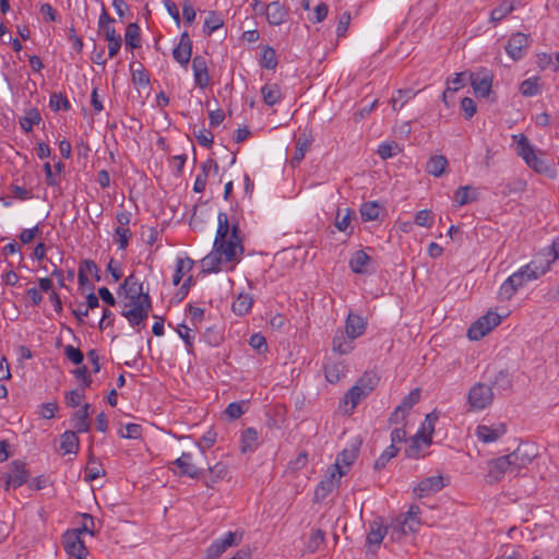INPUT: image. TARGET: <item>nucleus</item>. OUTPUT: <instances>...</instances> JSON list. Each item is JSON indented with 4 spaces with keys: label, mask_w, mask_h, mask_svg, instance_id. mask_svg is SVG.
Listing matches in <instances>:
<instances>
[{
    "label": "nucleus",
    "mask_w": 559,
    "mask_h": 559,
    "mask_svg": "<svg viewBox=\"0 0 559 559\" xmlns=\"http://www.w3.org/2000/svg\"><path fill=\"white\" fill-rule=\"evenodd\" d=\"M124 290L126 296L130 299L126 307L130 306V309L121 311V316L124 317L132 326L140 325L143 323L150 311L152 310V299L148 292L143 290V284L139 283L134 274H130L123 281L119 287V292Z\"/></svg>",
    "instance_id": "1"
},
{
    "label": "nucleus",
    "mask_w": 559,
    "mask_h": 559,
    "mask_svg": "<svg viewBox=\"0 0 559 559\" xmlns=\"http://www.w3.org/2000/svg\"><path fill=\"white\" fill-rule=\"evenodd\" d=\"M545 270L538 271L537 265L531 262L522 266L518 272L510 275L500 286L499 299L509 300L516 293V290L524 286L530 281L537 280L540 274H544Z\"/></svg>",
    "instance_id": "2"
},
{
    "label": "nucleus",
    "mask_w": 559,
    "mask_h": 559,
    "mask_svg": "<svg viewBox=\"0 0 559 559\" xmlns=\"http://www.w3.org/2000/svg\"><path fill=\"white\" fill-rule=\"evenodd\" d=\"M239 246L237 242H229L227 246L219 247L213 243V250L201 260L203 273H216L221 270V264L225 262L239 261Z\"/></svg>",
    "instance_id": "3"
},
{
    "label": "nucleus",
    "mask_w": 559,
    "mask_h": 559,
    "mask_svg": "<svg viewBox=\"0 0 559 559\" xmlns=\"http://www.w3.org/2000/svg\"><path fill=\"white\" fill-rule=\"evenodd\" d=\"M513 139L516 141V153L521 156L526 165L539 174H547L549 166L547 163L536 154L530 140L524 134H515Z\"/></svg>",
    "instance_id": "4"
},
{
    "label": "nucleus",
    "mask_w": 559,
    "mask_h": 559,
    "mask_svg": "<svg viewBox=\"0 0 559 559\" xmlns=\"http://www.w3.org/2000/svg\"><path fill=\"white\" fill-rule=\"evenodd\" d=\"M218 225L216 230V236L214 239V243L218 245L219 247L227 246L229 242H237L239 246V253H243V246L242 240L239 236L240 229L238 224H234L231 226V231L229 234V222L228 216L224 212H219L217 216Z\"/></svg>",
    "instance_id": "5"
},
{
    "label": "nucleus",
    "mask_w": 559,
    "mask_h": 559,
    "mask_svg": "<svg viewBox=\"0 0 559 559\" xmlns=\"http://www.w3.org/2000/svg\"><path fill=\"white\" fill-rule=\"evenodd\" d=\"M500 323L501 317L497 312L488 311L469 326L467 337L472 341H478Z\"/></svg>",
    "instance_id": "6"
},
{
    "label": "nucleus",
    "mask_w": 559,
    "mask_h": 559,
    "mask_svg": "<svg viewBox=\"0 0 559 559\" xmlns=\"http://www.w3.org/2000/svg\"><path fill=\"white\" fill-rule=\"evenodd\" d=\"M467 400L472 409L481 411L493 400L492 388L481 382L475 383L468 391Z\"/></svg>",
    "instance_id": "7"
},
{
    "label": "nucleus",
    "mask_w": 559,
    "mask_h": 559,
    "mask_svg": "<svg viewBox=\"0 0 559 559\" xmlns=\"http://www.w3.org/2000/svg\"><path fill=\"white\" fill-rule=\"evenodd\" d=\"M242 539L241 532H227L223 537L215 539L206 548V557L209 559L218 558L222 556L227 548L238 546Z\"/></svg>",
    "instance_id": "8"
},
{
    "label": "nucleus",
    "mask_w": 559,
    "mask_h": 559,
    "mask_svg": "<svg viewBox=\"0 0 559 559\" xmlns=\"http://www.w3.org/2000/svg\"><path fill=\"white\" fill-rule=\"evenodd\" d=\"M345 474L346 472L342 468V466L333 464L328 469V475L317 486L314 492L316 499H324L338 485L341 477Z\"/></svg>",
    "instance_id": "9"
},
{
    "label": "nucleus",
    "mask_w": 559,
    "mask_h": 559,
    "mask_svg": "<svg viewBox=\"0 0 559 559\" xmlns=\"http://www.w3.org/2000/svg\"><path fill=\"white\" fill-rule=\"evenodd\" d=\"M507 473H514L508 454L488 462V473L486 475L487 483H498Z\"/></svg>",
    "instance_id": "10"
},
{
    "label": "nucleus",
    "mask_w": 559,
    "mask_h": 559,
    "mask_svg": "<svg viewBox=\"0 0 559 559\" xmlns=\"http://www.w3.org/2000/svg\"><path fill=\"white\" fill-rule=\"evenodd\" d=\"M64 550L78 559H85L87 549L84 542L81 539L80 531H68L63 535Z\"/></svg>",
    "instance_id": "11"
},
{
    "label": "nucleus",
    "mask_w": 559,
    "mask_h": 559,
    "mask_svg": "<svg viewBox=\"0 0 559 559\" xmlns=\"http://www.w3.org/2000/svg\"><path fill=\"white\" fill-rule=\"evenodd\" d=\"M173 464L179 469L180 476H187L192 479H198L203 474L204 468L199 467L193 461V455L190 452H183Z\"/></svg>",
    "instance_id": "12"
},
{
    "label": "nucleus",
    "mask_w": 559,
    "mask_h": 559,
    "mask_svg": "<svg viewBox=\"0 0 559 559\" xmlns=\"http://www.w3.org/2000/svg\"><path fill=\"white\" fill-rule=\"evenodd\" d=\"M5 481V490L10 487L17 488L25 484L28 478V473L26 471V464L21 461H14L10 465V469L8 473L3 475Z\"/></svg>",
    "instance_id": "13"
},
{
    "label": "nucleus",
    "mask_w": 559,
    "mask_h": 559,
    "mask_svg": "<svg viewBox=\"0 0 559 559\" xmlns=\"http://www.w3.org/2000/svg\"><path fill=\"white\" fill-rule=\"evenodd\" d=\"M468 80L478 97H487L491 92L492 75L484 70L481 73H468Z\"/></svg>",
    "instance_id": "14"
},
{
    "label": "nucleus",
    "mask_w": 559,
    "mask_h": 559,
    "mask_svg": "<svg viewBox=\"0 0 559 559\" xmlns=\"http://www.w3.org/2000/svg\"><path fill=\"white\" fill-rule=\"evenodd\" d=\"M530 38L527 35L523 33L513 34L507 45L506 51L507 53L514 60L518 61L523 58L527 47H528Z\"/></svg>",
    "instance_id": "15"
},
{
    "label": "nucleus",
    "mask_w": 559,
    "mask_h": 559,
    "mask_svg": "<svg viewBox=\"0 0 559 559\" xmlns=\"http://www.w3.org/2000/svg\"><path fill=\"white\" fill-rule=\"evenodd\" d=\"M264 14L270 25L280 26L287 22L289 10L280 1H272L265 5Z\"/></svg>",
    "instance_id": "16"
},
{
    "label": "nucleus",
    "mask_w": 559,
    "mask_h": 559,
    "mask_svg": "<svg viewBox=\"0 0 559 559\" xmlns=\"http://www.w3.org/2000/svg\"><path fill=\"white\" fill-rule=\"evenodd\" d=\"M444 486V478L441 475L430 476L420 480L414 488V492L419 498H424L440 491Z\"/></svg>",
    "instance_id": "17"
},
{
    "label": "nucleus",
    "mask_w": 559,
    "mask_h": 559,
    "mask_svg": "<svg viewBox=\"0 0 559 559\" xmlns=\"http://www.w3.org/2000/svg\"><path fill=\"white\" fill-rule=\"evenodd\" d=\"M192 70L195 85L205 88L210 85L211 78L207 69V61L203 56H195L192 59Z\"/></svg>",
    "instance_id": "18"
},
{
    "label": "nucleus",
    "mask_w": 559,
    "mask_h": 559,
    "mask_svg": "<svg viewBox=\"0 0 559 559\" xmlns=\"http://www.w3.org/2000/svg\"><path fill=\"white\" fill-rule=\"evenodd\" d=\"M506 432L507 426L503 423L493 426L479 425L476 428V436L484 443L495 442L499 438H501Z\"/></svg>",
    "instance_id": "19"
},
{
    "label": "nucleus",
    "mask_w": 559,
    "mask_h": 559,
    "mask_svg": "<svg viewBox=\"0 0 559 559\" xmlns=\"http://www.w3.org/2000/svg\"><path fill=\"white\" fill-rule=\"evenodd\" d=\"M508 456L514 474H516L533 461L535 454L527 450V445H519L513 452L509 453Z\"/></svg>",
    "instance_id": "20"
},
{
    "label": "nucleus",
    "mask_w": 559,
    "mask_h": 559,
    "mask_svg": "<svg viewBox=\"0 0 559 559\" xmlns=\"http://www.w3.org/2000/svg\"><path fill=\"white\" fill-rule=\"evenodd\" d=\"M468 80V73L467 72H461V73H455L454 74V78L452 79H449L447 81V88L444 90L443 92V102L444 104L449 107L451 105H453V100L450 102V97L453 96V94L461 90L462 87L465 86L466 82Z\"/></svg>",
    "instance_id": "21"
},
{
    "label": "nucleus",
    "mask_w": 559,
    "mask_h": 559,
    "mask_svg": "<svg viewBox=\"0 0 559 559\" xmlns=\"http://www.w3.org/2000/svg\"><path fill=\"white\" fill-rule=\"evenodd\" d=\"M354 341L355 338L346 332L336 331L332 341V350L340 355H346L353 350Z\"/></svg>",
    "instance_id": "22"
},
{
    "label": "nucleus",
    "mask_w": 559,
    "mask_h": 559,
    "mask_svg": "<svg viewBox=\"0 0 559 559\" xmlns=\"http://www.w3.org/2000/svg\"><path fill=\"white\" fill-rule=\"evenodd\" d=\"M420 509L418 506H411L403 521L401 522V530L403 533L412 532L415 533L420 525Z\"/></svg>",
    "instance_id": "23"
},
{
    "label": "nucleus",
    "mask_w": 559,
    "mask_h": 559,
    "mask_svg": "<svg viewBox=\"0 0 559 559\" xmlns=\"http://www.w3.org/2000/svg\"><path fill=\"white\" fill-rule=\"evenodd\" d=\"M366 330V321L362 317L349 313L345 323V332L354 338L361 336Z\"/></svg>",
    "instance_id": "24"
},
{
    "label": "nucleus",
    "mask_w": 559,
    "mask_h": 559,
    "mask_svg": "<svg viewBox=\"0 0 559 559\" xmlns=\"http://www.w3.org/2000/svg\"><path fill=\"white\" fill-rule=\"evenodd\" d=\"M388 530H384V526L378 521H373L369 525V532L367 534L366 543L371 547H379L382 543L384 536L386 535Z\"/></svg>",
    "instance_id": "25"
},
{
    "label": "nucleus",
    "mask_w": 559,
    "mask_h": 559,
    "mask_svg": "<svg viewBox=\"0 0 559 559\" xmlns=\"http://www.w3.org/2000/svg\"><path fill=\"white\" fill-rule=\"evenodd\" d=\"M310 146L311 140L306 134H300L296 139L295 153L290 159L292 167H296L300 164Z\"/></svg>",
    "instance_id": "26"
},
{
    "label": "nucleus",
    "mask_w": 559,
    "mask_h": 559,
    "mask_svg": "<svg viewBox=\"0 0 559 559\" xmlns=\"http://www.w3.org/2000/svg\"><path fill=\"white\" fill-rule=\"evenodd\" d=\"M477 200L478 192L472 186H461L454 193V202L459 206H463Z\"/></svg>",
    "instance_id": "27"
},
{
    "label": "nucleus",
    "mask_w": 559,
    "mask_h": 559,
    "mask_svg": "<svg viewBox=\"0 0 559 559\" xmlns=\"http://www.w3.org/2000/svg\"><path fill=\"white\" fill-rule=\"evenodd\" d=\"M438 420V414L435 412L427 414L423 423L420 430L417 433H423V442L425 447H429L432 443V435L435 432V424Z\"/></svg>",
    "instance_id": "28"
},
{
    "label": "nucleus",
    "mask_w": 559,
    "mask_h": 559,
    "mask_svg": "<svg viewBox=\"0 0 559 559\" xmlns=\"http://www.w3.org/2000/svg\"><path fill=\"white\" fill-rule=\"evenodd\" d=\"M369 262L370 257L364 250H358L352 255L349 267L355 274H365Z\"/></svg>",
    "instance_id": "29"
},
{
    "label": "nucleus",
    "mask_w": 559,
    "mask_h": 559,
    "mask_svg": "<svg viewBox=\"0 0 559 559\" xmlns=\"http://www.w3.org/2000/svg\"><path fill=\"white\" fill-rule=\"evenodd\" d=\"M41 121L40 112L37 108L32 107L25 111V116L20 118V126L24 132L29 133L34 126H38Z\"/></svg>",
    "instance_id": "30"
},
{
    "label": "nucleus",
    "mask_w": 559,
    "mask_h": 559,
    "mask_svg": "<svg viewBox=\"0 0 559 559\" xmlns=\"http://www.w3.org/2000/svg\"><path fill=\"white\" fill-rule=\"evenodd\" d=\"M80 441L76 432L73 430H67L61 436L60 448L66 454H76L79 451Z\"/></svg>",
    "instance_id": "31"
},
{
    "label": "nucleus",
    "mask_w": 559,
    "mask_h": 559,
    "mask_svg": "<svg viewBox=\"0 0 559 559\" xmlns=\"http://www.w3.org/2000/svg\"><path fill=\"white\" fill-rule=\"evenodd\" d=\"M261 93L263 96V102L267 106H274L280 103L282 99L281 88L276 83H266L262 88Z\"/></svg>",
    "instance_id": "32"
},
{
    "label": "nucleus",
    "mask_w": 559,
    "mask_h": 559,
    "mask_svg": "<svg viewBox=\"0 0 559 559\" xmlns=\"http://www.w3.org/2000/svg\"><path fill=\"white\" fill-rule=\"evenodd\" d=\"M448 160L443 155H435L429 158L426 165V171L435 177L443 175Z\"/></svg>",
    "instance_id": "33"
},
{
    "label": "nucleus",
    "mask_w": 559,
    "mask_h": 559,
    "mask_svg": "<svg viewBox=\"0 0 559 559\" xmlns=\"http://www.w3.org/2000/svg\"><path fill=\"white\" fill-rule=\"evenodd\" d=\"M354 214L355 213L348 207L344 210L337 209L334 222L335 227L343 233H347V229L350 228V230L348 231V234L350 235L353 233V228L350 227V219Z\"/></svg>",
    "instance_id": "34"
},
{
    "label": "nucleus",
    "mask_w": 559,
    "mask_h": 559,
    "mask_svg": "<svg viewBox=\"0 0 559 559\" xmlns=\"http://www.w3.org/2000/svg\"><path fill=\"white\" fill-rule=\"evenodd\" d=\"M193 264H194L193 260L189 257L177 259L176 270H175V274L173 276V284L175 286L179 285L183 275L192 270Z\"/></svg>",
    "instance_id": "35"
},
{
    "label": "nucleus",
    "mask_w": 559,
    "mask_h": 559,
    "mask_svg": "<svg viewBox=\"0 0 559 559\" xmlns=\"http://www.w3.org/2000/svg\"><path fill=\"white\" fill-rule=\"evenodd\" d=\"M253 305V299L249 294H239L237 299L231 305V310L237 316L247 314Z\"/></svg>",
    "instance_id": "36"
},
{
    "label": "nucleus",
    "mask_w": 559,
    "mask_h": 559,
    "mask_svg": "<svg viewBox=\"0 0 559 559\" xmlns=\"http://www.w3.org/2000/svg\"><path fill=\"white\" fill-rule=\"evenodd\" d=\"M419 399V389H414L409 394L403 397L402 402L397 405V411L402 412V419H405L408 412L418 403Z\"/></svg>",
    "instance_id": "37"
},
{
    "label": "nucleus",
    "mask_w": 559,
    "mask_h": 559,
    "mask_svg": "<svg viewBox=\"0 0 559 559\" xmlns=\"http://www.w3.org/2000/svg\"><path fill=\"white\" fill-rule=\"evenodd\" d=\"M423 433H416L408 441V445L405 449V455L411 459H418L423 456L421 448L425 445L423 442Z\"/></svg>",
    "instance_id": "38"
},
{
    "label": "nucleus",
    "mask_w": 559,
    "mask_h": 559,
    "mask_svg": "<svg viewBox=\"0 0 559 559\" xmlns=\"http://www.w3.org/2000/svg\"><path fill=\"white\" fill-rule=\"evenodd\" d=\"M141 33L140 27L136 23H130L127 26L126 34H124V41L126 45L130 48H139L141 46Z\"/></svg>",
    "instance_id": "39"
},
{
    "label": "nucleus",
    "mask_w": 559,
    "mask_h": 559,
    "mask_svg": "<svg viewBox=\"0 0 559 559\" xmlns=\"http://www.w3.org/2000/svg\"><path fill=\"white\" fill-rule=\"evenodd\" d=\"M210 479L205 481L206 486L212 487L213 484L224 479L228 474V467L225 463L218 462L214 466H209Z\"/></svg>",
    "instance_id": "40"
},
{
    "label": "nucleus",
    "mask_w": 559,
    "mask_h": 559,
    "mask_svg": "<svg viewBox=\"0 0 559 559\" xmlns=\"http://www.w3.org/2000/svg\"><path fill=\"white\" fill-rule=\"evenodd\" d=\"M258 447V432L254 428H247L241 436V451H253Z\"/></svg>",
    "instance_id": "41"
},
{
    "label": "nucleus",
    "mask_w": 559,
    "mask_h": 559,
    "mask_svg": "<svg viewBox=\"0 0 559 559\" xmlns=\"http://www.w3.org/2000/svg\"><path fill=\"white\" fill-rule=\"evenodd\" d=\"M379 378L378 376L372 371L365 372L356 382L357 386H360V389L366 392L367 396L370 394V392L376 388L378 384Z\"/></svg>",
    "instance_id": "42"
},
{
    "label": "nucleus",
    "mask_w": 559,
    "mask_h": 559,
    "mask_svg": "<svg viewBox=\"0 0 559 559\" xmlns=\"http://www.w3.org/2000/svg\"><path fill=\"white\" fill-rule=\"evenodd\" d=\"M400 449L397 448V445L390 444L376 460L373 465L374 469L381 471L382 468H384L386 464L390 462V460L397 455Z\"/></svg>",
    "instance_id": "43"
},
{
    "label": "nucleus",
    "mask_w": 559,
    "mask_h": 559,
    "mask_svg": "<svg viewBox=\"0 0 559 559\" xmlns=\"http://www.w3.org/2000/svg\"><path fill=\"white\" fill-rule=\"evenodd\" d=\"M260 64L267 70H274L277 66L276 51L271 46L263 47Z\"/></svg>",
    "instance_id": "44"
},
{
    "label": "nucleus",
    "mask_w": 559,
    "mask_h": 559,
    "mask_svg": "<svg viewBox=\"0 0 559 559\" xmlns=\"http://www.w3.org/2000/svg\"><path fill=\"white\" fill-rule=\"evenodd\" d=\"M49 106L53 111H68L71 109V104L68 98L63 94L57 92H53L50 95Z\"/></svg>",
    "instance_id": "45"
},
{
    "label": "nucleus",
    "mask_w": 559,
    "mask_h": 559,
    "mask_svg": "<svg viewBox=\"0 0 559 559\" xmlns=\"http://www.w3.org/2000/svg\"><path fill=\"white\" fill-rule=\"evenodd\" d=\"M359 212L362 221H374L379 216L380 206L377 202H365L361 204Z\"/></svg>",
    "instance_id": "46"
},
{
    "label": "nucleus",
    "mask_w": 559,
    "mask_h": 559,
    "mask_svg": "<svg viewBox=\"0 0 559 559\" xmlns=\"http://www.w3.org/2000/svg\"><path fill=\"white\" fill-rule=\"evenodd\" d=\"M367 396L366 392H364L360 386L356 384L353 385L344 395L345 404H350L352 409H354L359 402Z\"/></svg>",
    "instance_id": "47"
},
{
    "label": "nucleus",
    "mask_w": 559,
    "mask_h": 559,
    "mask_svg": "<svg viewBox=\"0 0 559 559\" xmlns=\"http://www.w3.org/2000/svg\"><path fill=\"white\" fill-rule=\"evenodd\" d=\"M325 533L321 528H316L311 531L309 539L306 544V549L308 552H316L321 544L324 542Z\"/></svg>",
    "instance_id": "48"
},
{
    "label": "nucleus",
    "mask_w": 559,
    "mask_h": 559,
    "mask_svg": "<svg viewBox=\"0 0 559 559\" xmlns=\"http://www.w3.org/2000/svg\"><path fill=\"white\" fill-rule=\"evenodd\" d=\"M414 96L415 93L409 88L396 91V93L391 98L392 108L394 110L401 109Z\"/></svg>",
    "instance_id": "49"
},
{
    "label": "nucleus",
    "mask_w": 559,
    "mask_h": 559,
    "mask_svg": "<svg viewBox=\"0 0 559 559\" xmlns=\"http://www.w3.org/2000/svg\"><path fill=\"white\" fill-rule=\"evenodd\" d=\"M524 187H525L524 181H522L520 179H514V180L509 181V182L500 183L497 187V189H498V193H500V194H502L504 197H508L511 193L520 192V191L524 190Z\"/></svg>",
    "instance_id": "50"
},
{
    "label": "nucleus",
    "mask_w": 559,
    "mask_h": 559,
    "mask_svg": "<svg viewBox=\"0 0 559 559\" xmlns=\"http://www.w3.org/2000/svg\"><path fill=\"white\" fill-rule=\"evenodd\" d=\"M537 82L538 78L536 76L524 80L520 85V93L526 97L537 95L540 92Z\"/></svg>",
    "instance_id": "51"
},
{
    "label": "nucleus",
    "mask_w": 559,
    "mask_h": 559,
    "mask_svg": "<svg viewBox=\"0 0 559 559\" xmlns=\"http://www.w3.org/2000/svg\"><path fill=\"white\" fill-rule=\"evenodd\" d=\"M324 371L330 383H336L344 377V368L340 364H328L324 366Z\"/></svg>",
    "instance_id": "52"
},
{
    "label": "nucleus",
    "mask_w": 559,
    "mask_h": 559,
    "mask_svg": "<svg viewBox=\"0 0 559 559\" xmlns=\"http://www.w3.org/2000/svg\"><path fill=\"white\" fill-rule=\"evenodd\" d=\"M400 152L399 144L394 141L383 142L378 146L377 153L382 159L393 157Z\"/></svg>",
    "instance_id": "53"
},
{
    "label": "nucleus",
    "mask_w": 559,
    "mask_h": 559,
    "mask_svg": "<svg viewBox=\"0 0 559 559\" xmlns=\"http://www.w3.org/2000/svg\"><path fill=\"white\" fill-rule=\"evenodd\" d=\"M223 26V20L216 14L215 11L209 12L207 17L204 21V33L211 35L219 27Z\"/></svg>",
    "instance_id": "54"
},
{
    "label": "nucleus",
    "mask_w": 559,
    "mask_h": 559,
    "mask_svg": "<svg viewBox=\"0 0 559 559\" xmlns=\"http://www.w3.org/2000/svg\"><path fill=\"white\" fill-rule=\"evenodd\" d=\"M358 449L353 447L352 449H344L336 457V461L334 464H337L341 466L343 464L344 466H350L355 460L357 459Z\"/></svg>",
    "instance_id": "55"
},
{
    "label": "nucleus",
    "mask_w": 559,
    "mask_h": 559,
    "mask_svg": "<svg viewBox=\"0 0 559 559\" xmlns=\"http://www.w3.org/2000/svg\"><path fill=\"white\" fill-rule=\"evenodd\" d=\"M71 423L76 433L90 431V421L84 414L74 413L71 417Z\"/></svg>",
    "instance_id": "56"
},
{
    "label": "nucleus",
    "mask_w": 559,
    "mask_h": 559,
    "mask_svg": "<svg viewBox=\"0 0 559 559\" xmlns=\"http://www.w3.org/2000/svg\"><path fill=\"white\" fill-rule=\"evenodd\" d=\"M514 7L512 3L504 1L498 8L491 11L490 19L493 22L501 21L504 16L513 11Z\"/></svg>",
    "instance_id": "57"
},
{
    "label": "nucleus",
    "mask_w": 559,
    "mask_h": 559,
    "mask_svg": "<svg viewBox=\"0 0 559 559\" xmlns=\"http://www.w3.org/2000/svg\"><path fill=\"white\" fill-rule=\"evenodd\" d=\"M492 385L500 390H510L512 388V380L507 370H500L492 382Z\"/></svg>",
    "instance_id": "58"
},
{
    "label": "nucleus",
    "mask_w": 559,
    "mask_h": 559,
    "mask_svg": "<svg viewBox=\"0 0 559 559\" xmlns=\"http://www.w3.org/2000/svg\"><path fill=\"white\" fill-rule=\"evenodd\" d=\"M414 222L418 226L429 228L432 226L435 218L431 211L421 210L416 213Z\"/></svg>",
    "instance_id": "59"
},
{
    "label": "nucleus",
    "mask_w": 559,
    "mask_h": 559,
    "mask_svg": "<svg viewBox=\"0 0 559 559\" xmlns=\"http://www.w3.org/2000/svg\"><path fill=\"white\" fill-rule=\"evenodd\" d=\"M131 72L133 83L141 86H146L150 84V76L143 69L142 64H140V69H133V64H131Z\"/></svg>",
    "instance_id": "60"
},
{
    "label": "nucleus",
    "mask_w": 559,
    "mask_h": 559,
    "mask_svg": "<svg viewBox=\"0 0 559 559\" xmlns=\"http://www.w3.org/2000/svg\"><path fill=\"white\" fill-rule=\"evenodd\" d=\"M191 53L192 52H189V49H186L179 45H177V47H175L173 50L174 59L183 67L188 66L191 59Z\"/></svg>",
    "instance_id": "61"
},
{
    "label": "nucleus",
    "mask_w": 559,
    "mask_h": 559,
    "mask_svg": "<svg viewBox=\"0 0 559 559\" xmlns=\"http://www.w3.org/2000/svg\"><path fill=\"white\" fill-rule=\"evenodd\" d=\"M64 355L74 365H81L84 360L83 353L72 345L64 346Z\"/></svg>",
    "instance_id": "62"
},
{
    "label": "nucleus",
    "mask_w": 559,
    "mask_h": 559,
    "mask_svg": "<svg viewBox=\"0 0 559 559\" xmlns=\"http://www.w3.org/2000/svg\"><path fill=\"white\" fill-rule=\"evenodd\" d=\"M217 439V433L214 430H209L205 432L201 439V442H198L197 445L200 448L201 453L204 455L205 450L210 449L214 445Z\"/></svg>",
    "instance_id": "63"
},
{
    "label": "nucleus",
    "mask_w": 559,
    "mask_h": 559,
    "mask_svg": "<svg viewBox=\"0 0 559 559\" xmlns=\"http://www.w3.org/2000/svg\"><path fill=\"white\" fill-rule=\"evenodd\" d=\"M190 328L187 326L186 324H180L177 332L179 334V336L183 340L185 344H186V347H187V350L189 354H192L193 352V336L190 334Z\"/></svg>",
    "instance_id": "64"
}]
</instances>
